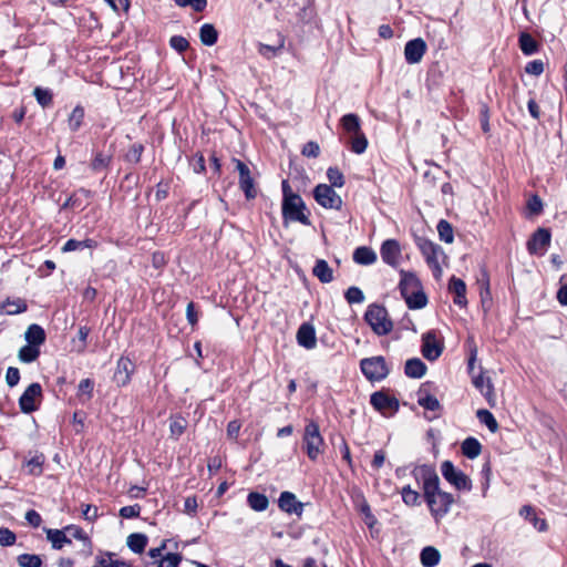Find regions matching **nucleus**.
<instances>
[{
    "label": "nucleus",
    "mask_w": 567,
    "mask_h": 567,
    "mask_svg": "<svg viewBox=\"0 0 567 567\" xmlns=\"http://www.w3.org/2000/svg\"><path fill=\"white\" fill-rule=\"evenodd\" d=\"M47 538L52 544V548L62 549L71 544V538L65 534V529H47Z\"/></svg>",
    "instance_id": "nucleus-23"
},
{
    "label": "nucleus",
    "mask_w": 567,
    "mask_h": 567,
    "mask_svg": "<svg viewBox=\"0 0 567 567\" xmlns=\"http://www.w3.org/2000/svg\"><path fill=\"white\" fill-rule=\"evenodd\" d=\"M404 300L410 309H422L427 303V298L422 290V287L404 297Z\"/></svg>",
    "instance_id": "nucleus-32"
},
{
    "label": "nucleus",
    "mask_w": 567,
    "mask_h": 567,
    "mask_svg": "<svg viewBox=\"0 0 567 567\" xmlns=\"http://www.w3.org/2000/svg\"><path fill=\"white\" fill-rule=\"evenodd\" d=\"M169 44L179 53L184 52L189 45L188 41L182 35L172 37L169 40Z\"/></svg>",
    "instance_id": "nucleus-58"
},
{
    "label": "nucleus",
    "mask_w": 567,
    "mask_h": 567,
    "mask_svg": "<svg viewBox=\"0 0 567 567\" xmlns=\"http://www.w3.org/2000/svg\"><path fill=\"white\" fill-rule=\"evenodd\" d=\"M33 95H34L37 102L42 107H47L52 104L53 95H52V92L48 89L37 86L33 91Z\"/></svg>",
    "instance_id": "nucleus-48"
},
{
    "label": "nucleus",
    "mask_w": 567,
    "mask_h": 567,
    "mask_svg": "<svg viewBox=\"0 0 567 567\" xmlns=\"http://www.w3.org/2000/svg\"><path fill=\"white\" fill-rule=\"evenodd\" d=\"M371 405L383 415H392L399 410L396 398L389 395L384 391H377L370 396Z\"/></svg>",
    "instance_id": "nucleus-10"
},
{
    "label": "nucleus",
    "mask_w": 567,
    "mask_h": 567,
    "mask_svg": "<svg viewBox=\"0 0 567 567\" xmlns=\"http://www.w3.org/2000/svg\"><path fill=\"white\" fill-rule=\"evenodd\" d=\"M305 449L308 457L316 461L322 453L323 439L319 431V425L311 421L306 425L303 435Z\"/></svg>",
    "instance_id": "nucleus-6"
},
{
    "label": "nucleus",
    "mask_w": 567,
    "mask_h": 567,
    "mask_svg": "<svg viewBox=\"0 0 567 567\" xmlns=\"http://www.w3.org/2000/svg\"><path fill=\"white\" fill-rule=\"evenodd\" d=\"M461 450L464 456L474 460L481 454L482 445L475 437L471 436L463 441Z\"/></svg>",
    "instance_id": "nucleus-30"
},
{
    "label": "nucleus",
    "mask_w": 567,
    "mask_h": 567,
    "mask_svg": "<svg viewBox=\"0 0 567 567\" xmlns=\"http://www.w3.org/2000/svg\"><path fill=\"white\" fill-rule=\"evenodd\" d=\"M64 529H65V534L70 538H75V539L82 540L84 546H86L87 548L91 547V540L81 527L75 526V525H70V526H66Z\"/></svg>",
    "instance_id": "nucleus-47"
},
{
    "label": "nucleus",
    "mask_w": 567,
    "mask_h": 567,
    "mask_svg": "<svg viewBox=\"0 0 567 567\" xmlns=\"http://www.w3.org/2000/svg\"><path fill=\"white\" fill-rule=\"evenodd\" d=\"M42 456H34L28 461L27 466L29 467V472L33 475H40L42 473Z\"/></svg>",
    "instance_id": "nucleus-59"
},
{
    "label": "nucleus",
    "mask_w": 567,
    "mask_h": 567,
    "mask_svg": "<svg viewBox=\"0 0 567 567\" xmlns=\"http://www.w3.org/2000/svg\"><path fill=\"white\" fill-rule=\"evenodd\" d=\"M416 246L425 258L426 264L433 272V276L436 279H440L442 276V268L440 266L439 256L443 254L442 248L433 241L422 237L416 239Z\"/></svg>",
    "instance_id": "nucleus-5"
},
{
    "label": "nucleus",
    "mask_w": 567,
    "mask_h": 567,
    "mask_svg": "<svg viewBox=\"0 0 567 567\" xmlns=\"http://www.w3.org/2000/svg\"><path fill=\"white\" fill-rule=\"evenodd\" d=\"M297 341L306 349H313L317 344L315 328L309 323H302L297 331Z\"/></svg>",
    "instance_id": "nucleus-18"
},
{
    "label": "nucleus",
    "mask_w": 567,
    "mask_h": 567,
    "mask_svg": "<svg viewBox=\"0 0 567 567\" xmlns=\"http://www.w3.org/2000/svg\"><path fill=\"white\" fill-rule=\"evenodd\" d=\"M181 560L182 556L179 554L168 553L158 560V567H178Z\"/></svg>",
    "instance_id": "nucleus-53"
},
{
    "label": "nucleus",
    "mask_w": 567,
    "mask_h": 567,
    "mask_svg": "<svg viewBox=\"0 0 567 567\" xmlns=\"http://www.w3.org/2000/svg\"><path fill=\"white\" fill-rule=\"evenodd\" d=\"M525 72L532 75H540L544 72V62L542 60H534L526 64Z\"/></svg>",
    "instance_id": "nucleus-56"
},
{
    "label": "nucleus",
    "mask_w": 567,
    "mask_h": 567,
    "mask_svg": "<svg viewBox=\"0 0 567 567\" xmlns=\"http://www.w3.org/2000/svg\"><path fill=\"white\" fill-rule=\"evenodd\" d=\"M364 319L378 336H385L390 333L393 328L386 309L379 305H370L364 313Z\"/></svg>",
    "instance_id": "nucleus-2"
},
{
    "label": "nucleus",
    "mask_w": 567,
    "mask_h": 567,
    "mask_svg": "<svg viewBox=\"0 0 567 567\" xmlns=\"http://www.w3.org/2000/svg\"><path fill=\"white\" fill-rule=\"evenodd\" d=\"M235 163L239 173V186L245 193V197L248 200L256 198L257 189L255 188L254 179L250 176L249 167L240 159H235Z\"/></svg>",
    "instance_id": "nucleus-11"
},
{
    "label": "nucleus",
    "mask_w": 567,
    "mask_h": 567,
    "mask_svg": "<svg viewBox=\"0 0 567 567\" xmlns=\"http://www.w3.org/2000/svg\"><path fill=\"white\" fill-rule=\"evenodd\" d=\"M247 503L256 512H264L269 506V501L265 494L251 492L248 494Z\"/></svg>",
    "instance_id": "nucleus-34"
},
{
    "label": "nucleus",
    "mask_w": 567,
    "mask_h": 567,
    "mask_svg": "<svg viewBox=\"0 0 567 567\" xmlns=\"http://www.w3.org/2000/svg\"><path fill=\"white\" fill-rule=\"evenodd\" d=\"M527 208L533 215H538L543 210V202L537 195H533L527 202Z\"/></svg>",
    "instance_id": "nucleus-62"
},
{
    "label": "nucleus",
    "mask_w": 567,
    "mask_h": 567,
    "mask_svg": "<svg viewBox=\"0 0 567 567\" xmlns=\"http://www.w3.org/2000/svg\"><path fill=\"white\" fill-rule=\"evenodd\" d=\"M84 121V109L81 105H78L71 112L68 118V125L70 131L76 132L80 130Z\"/></svg>",
    "instance_id": "nucleus-38"
},
{
    "label": "nucleus",
    "mask_w": 567,
    "mask_h": 567,
    "mask_svg": "<svg viewBox=\"0 0 567 567\" xmlns=\"http://www.w3.org/2000/svg\"><path fill=\"white\" fill-rule=\"evenodd\" d=\"M340 123L343 131L349 135V140L362 133L360 117L357 114L349 113L343 115Z\"/></svg>",
    "instance_id": "nucleus-20"
},
{
    "label": "nucleus",
    "mask_w": 567,
    "mask_h": 567,
    "mask_svg": "<svg viewBox=\"0 0 567 567\" xmlns=\"http://www.w3.org/2000/svg\"><path fill=\"white\" fill-rule=\"evenodd\" d=\"M17 537L13 532L8 528L0 529V545L1 546H11L16 543Z\"/></svg>",
    "instance_id": "nucleus-61"
},
{
    "label": "nucleus",
    "mask_w": 567,
    "mask_h": 567,
    "mask_svg": "<svg viewBox=\"0 0 567 567\" xmlns=\"http://www.w3.org/2000/svg\"><path fill=\"white\" fill-rule=\"evenodd\" d=\"M42 399V388L39 383L30 384L19 399V406L23 413H32L39 409Z\"/></svg>",
    "instance_id": "nucleus-9"
},
{
    "label": "nucleus",
    "mask_w": 567,
    "mask_h": 567,
    "mask_svg": "<svg viewBox=\"0 0 567 567\" xmlns=\"http://www.w3.org/2000/svg\"><path fill=\"white\" fill-rule=\"evenodd\" d=\"M301 154L306 157L316 158L320 154V147L317 142L310 141L306 143L301 150Z\"/></svg>",
    "instance_id": "nucleus-54"
},
{
    "label": "nucleus",
    "mask_w": 567,
    "mask_h": 567,
    "mask_svg": "<svg viewBox=\"0 0 567 567\" xmlns=\"http://www.w3.org/2000/svg\"><path fill=\"white\" fill-rule=\"evenodd\" d=\"M140 513L141 506L137 504L124 506L120 509V516L123 518H135L140 516Z\"/></svg>",
    "instance_id": "nucleus-60"
},
{
    "label": "nucleus",
    "mask_w": 567,
    "mask_h": 567,
    "mask_svg": "<svg viewBox=\"0 0 567 567\" xmlns=\"http://www.w3.org/2000/svg\"><path fill=\"white\" fill-rule=\"evenodd\" d=\"M404 372L409 378L420 379L426 373V365L421 359L412 358L405 362Z\"/></svg>",
    "instance_id": "nucleus-24"
},
{
    "label": "nucleus",
    "mask_w": 567,
    "mask_h": 567,
    "mask_svg": "<svg viewBox=\"0 0 567 567\" xmlns=\"http://www.w3.org/2000/svg\"><path fill=\"white\" fill-rule=\"evenodd\" d=\"M399 287L401 295L404 298L410 292L419 289L421 287V282L414 274L401 270V280Z\"/></svg>",
    "instance_id": "nucleus-21"
},
{
    "label": "nucleus",
    "mask_w": 567,
    "mask_h": 567,
    "mask_svg": "<svg viewBox=\"0 0 567 567\" xmlns=\"http://www.w3.org/2000/svg\"><path fill=\"white\" fill-rule=\"evenodd\" d=\"M110 162H111V156L110 155H106V154H103V153H97L95 155L94 159L92 161V168L94 171H101V169L107 167Z\"/></svg>",
    "instance_id": "nucleus-55"
},
{
    "label": "nucleus",
    "mask_w": 567,
    "mask_h": 567,
    "mask_svg": "<svg viewBox=\"0 0 567 567\" xmlns=\"http://www.w3.org/2000/svg\"><path fill=\"white\" fill-rule=\"evenodd\" d=\"M313 196L316 202L324 208L339 210L342 206L341 197L327 184L317 185Z\"/></svg>",
    "instance_id": "nucleus-8"
},
{
    "label": "nucleus",
    "mask_w": 567,
    "mask_h": 567,
    "mask_svg": "<svg viewBox=\"0 0 567 567\" xmlns=\"http://www.w3.org/2000/svg\"><path fill=\"white\" fill-rule=\"evenodd\" d=\"M519 48L526 55L534 54L537 51V42L528 33H522L519 37Z\"/></svg>",
    "instance_id": "nucleus-41"
},
{
    "label": "nucleus",
    "mask_w": 567,
    "mask_h": 567,
    "mask_svg": "<svg viewBox=\"0 0 567 567\" xmlns=\"http://www.w3.org/2000/svg\"><path fill=\"white\" fill-rule=\"evenodd\" d=\"M187 421L181 416H172L169 421L171 436L177 440L186 430Z\"/></svg>",
    "instance_id": "nucleus-39"
},
{
    "label": "nucleus",
    "mask_w": 567,
    "mask_h": 567,
    "mask_svg": "<svg viewBox=\"0 0 567 567\" xmlns=\"http://www.w3.org/2000/svg\"><path fill=\"white\" fill-rule=\"evenodd\" d=\"M441 559L440 551L433 546H426L420 554V560L423 567H435Z\"/></svg>",
    "instance_id": "nucleus-29"
},
{
    "label": "nucleus",
    "mask_w": 567,
    "mask_h": 567,
    "mask_svg": "<svg viewBox=\"0 0 567 567\" xmlns=\"http://www.w3.org/2000/svg\"><path fill=\"white\" fill-rule=\"evenodd\" d=\"M474 386L491 403L494 399V388L489 378L485 377L484 373L473 377Z\"/></svg>",
    "instance_id": "nucleus-22"
},
{
    "label": "nucleus",
    "mask_w": 567,
    "mask_h": 567,
    "mask_svg": "<svg viewBox=\"0 0 567 567\" xmlns=\"http://www.w3.org/2000/svg\"><path fill=\"white\" fill-rule=\"evenodd\" d=\"M312 274L323 284H328L333 280V270L324 259H318L316 261Z\"/></svg>",
    "instance_id": "nucleus-25"
},
{
    "label": "nucleus",
    "mask_w": 567,
    "mask_h": 567,
    "mask_svg": "<svg viewBox=\"0 0 567 567\" xmlns=\"http://www.w3.org/2000/svg\"><path fill=\"white\" fill-rule=\"evenodd\" d=\"M344 297L349 303H361L364 301V295H363L362 290L354 286L348 288Z\"/></svg>",
    "instance_id": "nucleus-52"
},
{
    "label": "nucleus",
    "mask_w": 567,
    "mask_h": 567,
    "mask_svg": "<svg viewBox=\"0 0 567 567\" xmlns=\"http://www.w3.org/2000/svg\"><path fill=\"white\" fill-rule=\"evenodd\" d=\"M402 501L406 506H417L420 505V494L412 489L410 485H406L401 491Z\"/></svg>",
    "instance_id": "nucleus-45"
},
{
    "label": "nucleus",
    "mask_w": 567,
    "mask_h": 567,
    "mask_svg": "<svg viewBox=\"0 0 567 567\" xmlns=\"http://www.w3.org/2000/svg\"><path fill=\"white\" fill-rule=\"evenodd\" d=\"M519 515L523 516L525 519L529 520L537 530H539V532L547 530L548 525H547L546 520L538 518L535 513V509L532 506H529V505L523 506L519 511Z\"/></svg>",
    "instance_id": "nucleus-28"
},
{
    "label": "nucleus",
    "mask_w": 567,
    "mask_h": 567,
    "mask_svg": "<svg viewBox=\"0 0 567 567\" xmlns=\"http://www.w3.org/2000/svg\"><path fill=\"white\" fill-rule=\"evenodd\" d=\"M426 52V43L423 39L416 38L410 40L404 47V58L409 64H416L421 62Z\"/></svg>",
    "instance_id": "nucleus-13"
},
{
    "label": "nucleus",
    "mask_w": 567,
    "mask_h": 567,
    "mask_svg": "<svg viewBox=\"0 0 567 567\" xmlns=\"http://www.w3.org/2000/svg\"><path fill=\"white\" fill-rule=\"evenodd\" d=\"M327 177L331 183V187H342L344 184V177L341 171L337 167H329L327 171Z\"/></svg>",
    "instance_id": "nucleus-51"
},
{
    "label": "nucleus",
    "mask_w": 567,
    "mask_h": 567,
    "mask_svg": "<svg viewBox=\"0 0 567 567\" xmlns=\"http://www.w3.org/2000/svg\"><path fill=\"white\" fill-rule=\"evenodd\" d=\"M24 338L29 344L40 347L45 341L44 329L39 324H31L28 327Z\"/></svg>",
    "instance_id": "nucleus-26"
},
{
    "label": "nucleus",
    "mask_w": 567,
    "mask_h": 567,
    "mask_svg": "<svg viewBox=\"0 0 567 567\" xmlns=\"http://www.w3.org/2000/svg\"><path fill=\"white\" fill-rule=\"evenodd\" d=\"M476 416L481 421V423L485 424L488 427L491 432L495 433L498 430V423L489 411L484 409L478 410L476 412Z\"/></svg>",
    "instance_id": "nucleus-42"
},
{
    "label": "nucleus",
    "mask_w": 567,
    "mask_h": 567,
    "mask_svg": "<svg viewBox=\"0 0 567 567\" xmlns=\"http://www.w3.org/2000/svg\"><path fill=\"white\" fill-rule=\"evenodd\" d=\"M353 260L359 265H372L377 260V254L369 247H358L353 252Z\"/></svg>",
    "instance_id": "nucleus-31"
},
{
    "label": "nucleus",
    "mask_w": 567,
    "mask_h": 567,
    "mask_svg": "<svg viewBox=\"0 0 567 567\" xmlns=\"http://www.w3.org/2000/svg\"><path fill=\"white\" fill-rule=\"evenodd\" d=\"M199 38L203 44L214 45L218 39V32L213 24L205 23L200 27Z\"/></svg>",
    "instance_id": "nucleus-35"
},
{
    "label": "nucleus",
    "mask_w": 567,
    "mask_h": 567,
    "mask_svg": "<svg viewBox=\"0 0 567 567\" xmlns=\"http://www.w3.org/2000/svg\"><path fill=\"white\" fill-rule=\"evenodd\" d=\"M143 150H144V147L141 144L132 145V147L130 148V151L127 152V155H126L127 159L133 163H138L141 161Z\"/></svg>",
    "instance_id": "nucleus-64"
},
{
    "label": "nucleus",
    "mask_w": 567,
    "mask_h": 567,
    "mask_svg": "<svg viewBox=\"0 0 567 567\" xmlns=\"http://www.w3.org/2000/svg\"><path fill=\"white\" fill-rule=\"evenodd\" d=\"M27 302L23 299H8L0 305V315H18L27 311Z\"/></svg>",
    "instance_id": "nucleus-27"
},
{
    "label": "nucleus",
    "mask_w": 567,
    "mask_h": 567,
    "mask_svg": "<svg viewBox=\"0 0 567 567\" xmlns=\"http://www.w3.org/2000/svg\"><path fill=\"white\" fill-rule=\"evenodd\" d=\"M443 351V344L436 339L435 332L429 331L422 336V349L423 357L429 361L436 360Z\"/></svg>",
    "instance_id": "nucleus-12"
},
{
    "label": "nucleus",
    "mask_w": 567,
    "mask_h": 567,
    "mask_svg": "<svg viewBox=\"0 0 567 567\" xmlns=\"http://www.w3.org/2000/svg\"><path fill=\"white\" fill-rule=\"evenodd\" d=\"M350 150L355 154H362L365 152L368 147V140L364 133H360L359 135L352 136L349 140Z\"/></svg>",
    "instance_id": "nucleus-44"
},
{
    "label": "nucleus",
    "mask_w": 567,
    "mask_h": 567,
    "mask_svg": "<svg viewBox=\"0 0 567 567\" xmlns=\"http://www.w3.org/2000/svg\"><path fill=\"white\" fill-rule=\"evenodd\" d=\"M417 403L420 406L424 408L425 410L430 411H436L441 408V404L439 400L431 394L420 395L417 399Z\"/></svg>",
    "instance_id": "nucleus-50"
},
{
    "label": "nucleus",
    "mask_w": 567,
    "mask_h": 567,
    "mask_svg": "<svg viewBox=\"0 0 567 567\" xmlns=\"http://www.w3.org/2000/svg\"><path fill=\"white\" fill-rule=\"evenodd\" d=\"M437 233L440 239L446 244H451L454 240L453 228L451 224L444 219L440 220L437 224Z\"/></svg>",
    "instance_id": "nucleus-46"
},
{
    "label": "nucleus",
    "mask_w": 567,
    "mask_h": 567,
    "mask_svg": "<svg viewBox=\"0 0 567 567\" xmlns=\"http://www.w3.org/2000/svg\"><path fill=\"white\" fill-rule=\"evenodd\" d=\"M40 355V347L33 344L23 346L18 353V358L23 363H31L35 361Z\"/></svg>",
    "instance_id": "nucleus-37"
},
{
    "label": "nucleus",
    "mask_w": 567,
    "mask_h": 567,
    "mask_svg": "<svg viewBox=\"0 0 567 567\" xmlns=\"http://www.w3.org/2000/svg\"><path fill=\"white\" fill-rule=\"evenodd\" d=\"M90 331L91 329L86 326H81L78 330V339H74L73 340V343H74V347H75V350L79 352V353H83L86 349V343H87V337L90 334Z\"/></svg>",
    "instance_id": "nucleus-43"
},
{
    "label": "nucleus",
    "mask_w": 567,
    "mask_h": 567,
    "mask_svg": "<svg viewBox=\"0 0 567 567\" xmlns=\"http://www.w3.org/2000/svg\"><path fill=\"white\" fill-rule=\"evenodd\" d=\"M441 473L457 491L470 492L472 489L471 478L464 472L456 468L451 461H444L441 464Z\"/></svg>",
    "instance_id": "nucleus-7"
},
{
    "label": "nucleus",
    "mask_w": 567,
    "mask_h": 567,
    "mask_svg": "<svg viewBox=\"0 0 567 567\" xmlns=\"http://www.w3.org/2000/svg\"><path fill=\"white\" fill-rule=\"evenodd\" d=\"M449 290L454 295L453 301L455 305L466 307V285L462 279L453 276L449 284Z\"/></svg>",
    "instance_id": "nucleus-19"
},
{
    "label": "nucleus",
    "mask_w": 567,
    "mask_h": 567,
    "mask_svg": "<svg viewBox=\"0 0 567 567\" xmlns=\"http://www.w3.org/2000/svg\"><path fill=\"white\" fill-rule=\"evenodd\" d=\"M278 505L281 511L288 514H296L300 516L303 511V504L299 502L295 494L291 492H282L280 494Z\"/></svg>",
    "instance_id": "nucleus-16"
},
{
    "label": "nucleus",
    "mask_w": 567,
    "mask_h": 567,
    "mask_svg": "<svg viewBox=\"0 0 567 567\" xmlns=\"http://www.w3.org/2000/svg\"><path fill=\"white\" fill-rule=\"evenodd\" d=\"M94 382L91 379H83L79 383V394L91 399L93 395Z\"/></svg>",
    "instance_id": "nucleus-57"
},
{
    "label": "nucleus",
    "mask_w": 567,
    "mask_h": 567,
    "mask_svg": "<svg viewBox=\"0 0 567 567\" xmlns=\"http://www.w3.org/2000/svg\"><path fill=\"white\" fill-rule=\"evenodd\" d=\"M360 369L363 375L372 382L385 379L390 369L382 355L364 358L360 361Z\"/></svg>",
    "instance_id": "nucleus-4"
},
{
    "label": "nucleus",
    "mask_w": 567,
    "mask_h": 567,
    "mask_svg": "<svg viewBox=\"0 0 567 567\" xmlns=\"http://www.w3.org/2000/svg\"><path fill=\"white\" fill-rule=\"evenodd\" d=\"M284 48V41L281 40L278 45H268L260 43L258 47V52L264 58L270 60L276 56Z\"/></svg>",
    "instance_id": "nucleus-49"
},
{
    "label": "nucleus",
    "mask_w": 567,
    "mask_h": 567,
    "mask_svg": "<svg viewBox=\"0 0 567 567\" xmlns=\"http://www.w3.org/2000/svg\"><path fill=\"white\" fill-rule=\"evenodd\" d=\"M550 244V233L545 228L537 229L527 243L530 254L544 252Z\"/></svg>",
    "instance_id": "nucleus-15"
},
{
    "label": "nucleus",
    "mask_w": 567,
    "mask_h": 567,
    "mask_svg": "<svg viewBox=\"0 0 567 567\" xmlns=\"http://www.w3.org/2000/svg\"><path fill=\"white\" fill-rule=\"evenodd\" d=\"M412 475L417 483L422 484L423 496L430 513L439 522L450 512L451 506L454 504L453 495L440 488V477L431 465L415 466Z\"/></svg>",
    "instance_id": "nucleus-1"
},
{
    "label": "nucleus",
    "mask_w": 567,
    "mask_h": 567,
    "mask_svg": "<svg viewBox=\"0 0 567 567\" xmlns=\"http://www.w3.org/2000/svg\"><path fill=\"white\" fill-rule=\"evenodd\" d=\"M134 371V363L125 357L117 361L114 380L118 385H126L130 382L131 374Z\"/></svg>",
    "instance_id": "nucleus-17"
},
{
    "label": "nucleus",
    "mask_w": 567,
    "mask_h": 567,
    "mask_svg": "<svg viewBox=\"0 0 567 567\" xmlns=\"http://www.w3.org/2000/svg\"><path fill=\"white\" fill-rule=\"evenodd\" d=\"M96 241L93 239H84V240H76V239H69L62 247L63 252H70L75 250H82L84 248H95Z\"/></svg>",
    "instance_id": "nucleus-36"
},
{
    "label": "nucleus",
    "mask_w": 567,
    "mask_h": 567,
    "mask_svg": "<svg viewBox=\"0 0 567 567\" xmlns=\"http://www.w3.org/2000/svg\"><path fill=\"white\" fill-rule=\"evenodd\" d=\"M305 210L306 205L300 195L282 199V217L285 220L299 221L302 225L309 226L311 223Z\"/></svg>",
    "instance_id": "nucleus-3"
},
{
    "label": "nucleus",
    "mask_w": 567,
    "mask_h": 567,
    "mask_svg": "<svg viewBox=\"0 0 567 567\" xmlns=\"http://www.w3.org/2000/svg\"><path fill=\"white\" fill-rule=\"evenodd\" d=\"M20 371L18 368L9 367L6 373V381L9 386H14L19 383Z\"/></svg>",
    "instance_id": "nucleus-63"
},
{
    "label": "nucleus",
    "mask_w": 567,
    "mask_h": 567,
    "mask_svg": "<svg viewBox=\"0 0 567 567\" xmlns=\"http://www.w3.org/2000/svg\"><path fill=\"white\" fill-rule=\"evenodd\" d=\"M148 538L145 534L142 533H133L128 535L126 544L127 547L136 554H141L144 551L147 545Z\"/></svg>",
    "instance_id": "nucleus-33"
},
{
    "label": "nucleus",
    "mask_w": 567,
    "mask_h": 567,
    "mask_svg": "<svg viewBox=\"0 0 567 567\" xmlns=\"http://www.w3.org/2000/svg\"><path fill=\"white\" fill-rule=\"evenodd\" d=\"M380 254L385 264L396 267L401 258V247L399 241L395 239L385 240L381 246Z\"/></svg>",
    "instance_id": "nucleus-14"
},
{
    "label": "nucleus",
    "mask_w": 567,
    "mask_h": 567,
    "mask_svg": "<svg viewBox=\"0 0 567 567\" xmlns=\"http://www.w3.org/2000/svg\"><path fill=\"white\" fill-rule=\"evenodd\" d=\"M17 563L20 567H42L43 565L41 556L35 554H21L17 557Z\"/></svg>",
    "instance_id": "nucleus-40"
}]
</instances>
